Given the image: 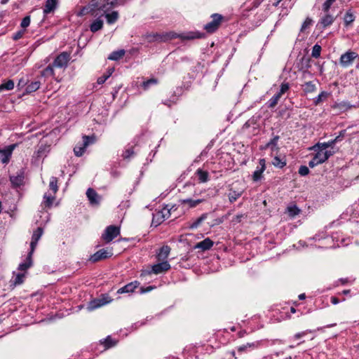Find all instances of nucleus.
I'll return each instance as SVG.
<instances>
[{"label": "nucleus", "mask_w": 359, "mask_h": 359, "mask_svg": "<svg viewBox=\"0 0 359 359\" xmlns=\"http://www.w3.org/2000/svg\"><path fill=\"white\" fill-rule=\"evenodd\" d=\"M170 252V248L168 245L163 246L157 254V259L158 261H166Z\"/></svg>", "instance_id": "nucleus-15"}, {"label": "nucleus", "mask_w": 359, "mask_h": 359, "mask_svg": "<svg viewBox=\"0 0 359 359\" xmlns=\"http://www.w3.org/2000/svg\"><path fill=\"white\" fill-rule=\"evenodd\" d=\"M114 4V1L109 0H92L82 9L81 15L90 13L93 17H102L111 10Z\"/></svg>", "instance_id": "nucleus-1"}, {"label": "nucleus", "mask_w": 359, "mask_h": 359, "mask_svg": "<svg viewBox=\"0 0 359 359\" xmlns=\"http://www.w3.org/2000/svg\"><path fill=\"white\" fill-rule=\"evenodd\" d=\"M282 95L278 93L273 96L269 101V107L271 108H273L278 103Z\"/></svg>", "instance_id": "nucleus-34"}, {"label": "nucleus", "mask_w": 359, "mask_h": 359, "mask_svg": "<svg viewBox=\"0 0 359 359\" xmlns=\"http://www.w3.org/2000/svg\"><path fill=\"white\" fill-rule=\"evenodd\" d=\"M103 27V20L100 19V17H98L95 20H94L90 26V29L92 32H96L98 30L101 29Z\"/></svg>", "instance_id": "nucleus-20"}, {"label": "nucleus", "mask_w": 359, "mask_h": 359, "mask_svg": "<svg viewBox=\"0 0 359 359\" xmlns=\"http://www.w3.org/2000/svg\"><path fill=\"white\" fill-rule=\"evenodd\" d=\"M37 243H38L37 241L32 240L31 243H30L31 250H30V252H29V255H28L29 256H31V257L32 256V254L36 247Z\"/></svg>", "instance_id": "nucleus-52"}, {"label": "nucleus", "mask_w": 359, "mask_h": 359, "mask_svg": "<svg viewBox=\"0 0 359 359\" xmlns=\"http://www.w3.org/2000/svg\"><path fill=\"white\" fill-rule=\"evenodd\" d=\"M107 21L109 24L114 23L118 18V13L117 11H112L111 13L107 12L104 15Z\"/></svg>", "instance_id": "nucleus-23"}, {"label": "nucleus", "mask_w": 359, "mask_h": 359, "mask_svg": "<svg viewBox=\"0 0 359 359\" xmlns=\"http://www.w3.org/2000/svg\"><path fill=\"white\" fill-rule=\"evenodd\" d=\"M24 31H20V32H18L17 33H15L13 36V39L14 40H18L20 39H21L22 37V36L24 35Z\"/></svg>", "instance_id": "nucleus-54"}, {"label": "nucleus", "mask_w": 359, "mask_h": 359, "mask_svg": "<svg viewBox=\"0 0 359 359\" xmlns=\"http://www.w3.org/2000/svg\"><path fill=\"white\" fill-rule=\"evenodd\" d=\"M158 37H159V36L157 34H149L146 35V38L148 40V41H149V42L155 41Z\"/></svg>", "instance_id": "nucleus-50"}, {"label": "nucleus", "mask_w": 359, "mask_h": 359, "mask_svg": "<svg viewBox=\"0 0 359 359\" xmlns=\"http://www.w3.org/2000/svg\"><path fill=\"white\" fill-rule=\"evenodd\" d=\"M334 20V17L330 14H325L324 17H323L320 21V24L323 26V27H326L330 26L333 23Z\"/></svg>", "instance_id": "nucleus-18"}, {"label": "nucleus", "mask_w": 359, "mask_h": 359, "mask_svg": "<svg viewBox=\"0 0 359 359\" xmlns=\"http://www.w3.org/2000/svg\"><path fill=\"white\" fill-rule=\"evenodd\" d=\"M86 196L92 205H98L100 203L101 197L93 189L88 188L86 191Z\"/></svg>", "instance_id": "nucleus-10"}, {"label": "nucleus", "mask_w": 359, "mask_h": 359, "mask_svg": "<svg viewBox=\"0 0 359 359\" xmlns=\"http://www.w3.org/2000/svg\"><path fill=\"white\" fill-rule=\"evenodd\" d=\"M71 58L69 53L62 52L57 56L52 65H48L43 71L44 75H54V67L62 68L66 67Z\"/></svg>", "instance_id": "nucleus-2"}, {"label": "nucleus", "mask_w": 359, "mask_h": 359, "mask_svg": "<svg viewBox=\"0 0 359 359\" xmlns=\"http://www.w3.org/2000/svg\"><path fill=\"white\" fill-rule=\"evenodd\" d=\"M14 88V82L13 80H8L0 85V91L11 90Z\"/></svg>", "instance_id": "nucleus-28"}, {"label": "nucleus", "mask_w": 359, "mask_h": 359, "mask_svg": "<svg viewBox=\"0 0 359 359\" xmlns=\"http://www.w3.org/2000/svg\"><path fill=\"white\" fill-rule=\"evenodd\" d=\"M272 163L274 166L282 168L286 165V161L285 160L281 159L279 157L276 156L273 158Z\"/></svg>", "instance_id": "nucleus-32"}, {"label": "nucleus", "mask_w": 359, "mask_h": 359, "mask_svg": "<svg viewBox=\"0 0 359 359\" xmlns=\"http://www.w3.org/2000/svg\"><path fill=\"white\" fill-rule=\"evenodd\" d=\"M137 283H130L118 290V293L133 292L137 287Z\"/></svg>", "instance_id": "nucleus-24"}, {"label": "nucleus", "mask_w": 359, "mask_h": 359, "mask_svg": "<svg viewBox=\"0 0 359 359\" xmlns=\"http://www.w3.org/2000/svg\"><path fill=\"white\" fill-rule=\"evenodd\" d=\"M25 274L24 273H18L15 276V279L14 281L15 285H20L24 282Z\"/></svg>", "instance_id": "nucleus-44"}, {"label": "nucleus", "mask_w": 359, "mask_h": 359, "mask_svg": "<svg viewBox=\"0 0 359 359\" xmlns=\"http://www.w3.org/2000/svg\"><path fill=\"white\" fill-rule=\"evenodd\" d=\"M212 18V20L205 25V29L208 33H213L215 32L218 29L222 20V16L219 14H213Z\"/></svg>", "instance_id": "nucleus-5"}, {"label": "nucleus", "mask_w": 359, "mask_h": 359, "mask_svg": "<svg viewBox=\"0 0 359 359\" xmlns=\"http://www.w3.org/2000/svg\"><path fill=\"white\" fill-rule=\"evenodd\" d=\"M125 55V50H119L116 51L112 52L108 57L109 60H118L123 57Z\"/></svg>", "instance_id": "nucleus-26"}, {"label": "nucleus", "mask_w": 359, "mask_h": 359, "mask_svg": "<svg viewBox=\"0 0 359 359\" xmlns=\"http://www.w3.org/2000/svg\"><path fill=\"white\" fill-rule=\"evenodd\" d=\"M354 16L351 12H347L344 15V22L346 25H350L354 21Z\"/></svg>", "instance_id": "nucleus-41"}, {"label": "nucleus", "mask_w": 359, "mask_h": 359, "mask_svg": "<svg viewBox=\"0 0 359 359\" xmlns=\"http://www.w3.org/2000/svg\"><path fill=\"white\" fill-rule=\"evenodd\" d=\"M133 154V151H130V150H127L124 154V157L125 158H128L130 157L132 154Z\"/></svg>", "instance_id": "nucleus-58"}, {"label": "nucleus", "mask_w": 359, "mask_h": 359, "mask_svg": "<svg viewBox=\"0 0 359 359\" xmlns=\"http://www.w3.org/2000/svg\"><path fill=\"white\" fill-rule=\"evenodd\" d=\"M10 180L14 187H20L23 184L24 181L23 172L20 171L16 175L11 176Z\"/></svg>", "instance_id": "nucleus-14"}, {"label": "nucleus", "mask_w": 359, "mask_h": 359, "mask_svg": "<svg viewBox=\"0 0 359 359\" xmlns=\"http://www.w3.org/2000/svg\"><path fill=\"white\" fill-rule=\"evenodd\" d=\"M6 1H7V0H3V1H1V3H2V4H5Z\"/></svg>", "instance_id": "nucleus-64"}, {"label": "nucleus", "mask_w": 359, "mask_h": 359, "mask_svg": "<svg viewBox=\"0 0 359 359\" xmlns=\"http://www.w3.org/2000/svg\"><path fill=\"white\" fill-rule=\"evenodd\" d=\"M114 72V69H108L107 74H104L103 76H100L97 79V83L99 84H102L105 82V81Z\"/></svg>", "instance_id": "nucleus-36"}, {"label": "nucleus", "mask_w": 359, "mask_h": 359, "mask_svg": "<svg viewBox=\"0 0 359 359\" xmlns=\"http://www.w3.org/2000/svg\"><path fill=\"white\" fill-rule=\"evenodd\" d=\"M119 233V228L116 226L111 225L104 231V233L102 234V238L105 242L109 243L116 238Z\"/></svg>", "instance_id": "nucleus-3"}, {"label": "nucleus", "mask_w": 359, "mask_h": 359, "mask_svg": "<svg viewBox=\"0 0 359 359\" xmlns=\"http://www.w3.org/2000/svg\"><path fill=\"white\" fill-rule=\"evenodd\" d=\"M32 265V257L29 256L27 258V261L25 263H22L19 265L18 269L20 271H25Z\"/></svg>", "instance_id": "nucleus-29"}, {"label": "nucleus", "mask_w": 359, "mask_h": 359, "mask_svg": "<svg viewBox=\"0 0 359 359\" xmlns=\"http://www.w3.org/2000/svg\"><path fill=\"white\" fill-rule=\"evenodd\" d=\"M199 182H206L208 180V172L203 170L198 169L196 172Z\"/></svg>", "instance_id": "nucleus-25"}, {"label": "nucleus", "mask_w": 359, "mask_h": 359, "mask_svg": "<svg viewBox=\"0 0 359 359\" xmlns=\"http://www.w3.org/2000/svg\"><path fill=\"white\" fill-rule=\"evenodd\" d=\"M278 139H279L278 136H275L267 144H266L264 145V147H263L262 149H266L267 148H271L272 151L278 150V148L277 147V142H278Z\"/></svg>", "instance_id": "nucleus-22"}, {"label": "nucleus", "mask_w": 359, "mask_h": 359, "mask_svg": "<svg viewBox=\"0 0 359 359\" xmlns=\"http://www.w3.org/2000/svg\"><path fill=\"white\" fill-rule=\"evenodd\" d=\"M348 292H349V290H344V291H343V293L345 294H348Z\"/></svg>", "instance_id": "nucleus-62"}, {"label": "nucleus", "mask_w": 359, "mask_h": 359, "mask_svg": "<svg viewBox=\"0 0 359 359\" xmlns=\"http://www.w3.org/2000/svg\"><path fill=\"white\" fill-rule=\"evenodd\" d=\"M241 196V192L230 191L229 194V199L231 203L236 201Z\"/></svg>", "instance_id": "nucleus-37"}, {"label": "nucleus", "mask_w": 359, "mask_h": 359, "mask_svg": "<svg viewBox=\"0 0 359 359\" xmlns=\"http://www.w3.org/2000/svg\"><path fill=\"white\" fill-rule=\"evenodd\" d=\"M306 334H307V331L299 332V333L296 334L294 336V338L297 340V339H299L300 338H302V337L305 336Z\"/></svg>", "instance_id": "nucleus-57"}, {"label": "nucleus", "mask_w": 359, "mask_h": 359, "mask_svg": "<svg viewBox=\"0 0 359 359\" xmlns=\"http://www.w3.org/2000/svg\"><path fill=\"white\" fill-rule=\"evenodd\" d=\"M255 343H248L246 344L240 346L238 348V351L239 352H243V351H245L248 348H255Z\"/></svg>", "instance_id": "nucleus-43"}, {"label": "nucleus", "mask_w": 359, "mask_h": 359, "mask_svg": "<svg viewBox=\"0 0 359 359\" xmlns=\"http://www.w3.org/2000/svg\"><path fill=\"white\" fill-rule=\"evenodd\" d=\"M203 201V200L202 199L192 200L190 198L182 199L180 201L182 205H187L189 208H194Z\"/></svg>", "instance_id": "nucleus-21"}, {"label": "nucleus", "mask_w": 359, "mask_h": 359, "mask_svg": "<svg viewBox=\"0 0 359 359\" xmlns=\"http://www.w3.org/2000/svg\"><path fill=\"white\" fill-rule=\"evenodd\" d=\"M259 163L260 168H258L254 172V173L252 175V179L255 182H257L261 179V177L262 176V173L265 170V168H266L265 160L264 158L260 159Z\"/></svg>", "instance_id": "nucleus-13"}, {"label": "nucleus", "mask_w": 359, "mask_h": 359, "mask_svg": "<svg viewBox=\"0 0 359 359\" xmlns=\"http://www.w3.org/2000/svg\"><path fill=\"white\" fill-rule=\"evenodd\" d=\"M230 353L235 359H237V357L236 356L235 354V351H232Z\"/></svg>", "instance_id": "nucleus-61"}, {"label": "nucleus", "mask_w": 359, "mask_h": 359, "mask_svg": "<svg viewBox=\"0 0 359 359\" xmlns=\"http://www.w3.org/2000/svg\"><path fill=\"white\" fill-rule=\"evenodd\" d=\"M106 303H107V302H103V301H102V300H97V302H96V301H95V302H91V304H90V308H91L92 309H96V308H97V307H100V306H103V305H104Z\"/></svg>", "instance_id": "nucleus-46"}, {"label": "nucleus", "mask_w": 359, "mask_h": 359, "mask_svg": "<svg viewBox=\"0 0 359 359\" xmlns=\"http://www.w3.org/2000/svg\"><path fill=\"white\" fill-rule=\"evenodd\" d=\"M299 173L302 176H306L309 173V170L308 167H306L305 165H302L299 167Z\"/></svg>", "instance_id": "nucleus-47"}, {"label": "nucleus", "mask_w": 359, "mask_h": 359, "mask_svg": "<svg viewBox=\"0 0 359 359\" xmlns=\"http://www.w3.org/2000/svg\"><path fill=\"white\" fill-rule=\"evenodd\" d=\"M305 297H306V296H305L304 294H301L299 295V298L300 299H305Z\"/></svg>", "instance_id": "nucleus-60"}, {"label": "nucleus", "mask_w": 359, "mask_h": 359, "mask_svg": "<svg viewBox=\"0 0 359 359\" xmlns=\"http://www.w3.org/2000/svg\"><path fill=\"white\" fill-rule=\"evenodd\" d=\"M327 94L325 92H322L316 98V104H318L323 99L327 97Z\"/></svg>", "instance_id": "nucleus-53"}, {"label": "nucleus", "mask_w": 359, "mask_h": 359, "mask_svg": "<svg viewBox=\"0 0 359 359\" xmlns=\"http://www.w3.org/2000/svg\"><path fill=\"white\" fill-rule=\"evenodd\" d=\"M43 234V229L41 227L37 228V229L33 233L32 240L35 241H39Z\"/></svg>", "instance_id": "nucleus-38"}, {"label": "nucleus", "mask_w": 359, "mask_h": 359, "mask_svg": "<svg viewBox=\"0 0 359 359\" xmlns=\"http://www.w3.org/2000/svg\"><path fill=\"white\" fill-rule=\"evenodd\" d=\"M50 189L53 191V194H55L57 189V179L55 177H51L50 184H49Z\"/></svg>", "instance_id": "nucleus-35"}, {"label": "nucleus", "mask_w": 359, "mask_h": 359, "mask_svg": "<svg viewBox=\"0 0 359 359\" xmlns=\"http://www.w3.org/2000/svg\"><path fill=\"white\" fill-rule=\"evenodd\" d=\"M111 256V252L107 251V250L102 249L96 252L95 254H93L90 258V260L92 262H96L101 259H106L109 257Z\"/></svg>", "instance_id": "nucleus-9"}, {"label": "nucleus", "mask_w": 359, "mask_h": 359, "mask_svg": "<svg viewBox=\"0 0 359 359\" xmlns=\"http://www.w3.org/2000/svg\"><path fill=\"white\" fill-rule=\"evenodd\" d=\"M289 89V85L288 83H282L280 86V91L278 92L279 94L281 95L284 94L287 90Z\"/></svg>", "instance_id": "nucleus-49"}, {"label": "nucleus", "mask_w": 359, "mask_h": 359, "mask_svg": "<svg viewBox=\"0 0 359 359\" xmlns=\"http://www.w3.org/2000/svg\"><path fill=\"white\" fill-rule=\"evenodd\" d=\"M207 217V214H203L199 218H198L193 224L190 225V228H196L203 220Z\"/></svg>", "instance_id": "nucleus-40"}, {"label": "nucleus", "mask_w": 359, "mask_h": 359, "mask_svg": "<svg viewBox=\"0 0 359 359\" xmlns=\"http://www.w3.org/2000/svg\"><path fill=\"white\" fill-rule=\"evenodd\" d=\"M332 4V3L331 1L326 0V1L323 5V10L324 12L327 13Z\"/></svg>", "instance_id": "nucleus-51"}, {"label": "nucleus", "mask_w": 359, "mask_h": 359, "mask_svg": "<svg viewBox=\"0 0 359 359\" xmlns=\"http://www.w3.org/2000/svg\"><path fill=\"white\" fill-rule=\"evenodd\" d=\"M291 312L295 313V309L293 307L291 308Z\"/></svg>", "instance_id": "nucleus-63"}, {"label": "nucleus", "mask_w": 359, "mask_h": 359, "mask_svg": "<svg viewBox=\"0 0 359 359\" xmlns=\"http://www.w3.org/2000/svg\"><path fill=\"white\" fill-rule=\"evenodd\" d=\"M41 83L39 81H34L29 83L26 88L27 93H32L35 92L40 88Z\"/></svg>", "instance_id": "nucleus-27"}, {"label": "nucleus", "mask_w": 359, "mask_h": 359, "mask_svg": "<svg viewBox=\"0 0 359 359\" xmlns=\"http://www.w3.org/2000/svg\"><path fill=\"white\" fill-rule=\"evenodd\" d=\"M44 199V204L47 207H50L55 200V196L53 195H48L47 194H45L43 196Z\"/></svg>", "instance_id": "nucleus-33"}, {"label": "nucleus", "mask_w": 359, "mask_h": 359, "mask_svg": "<svg viewBox=\"0 0 359 359\" xmlns=\"http://www.w3.org/2000/svg\"><path fill=\"white\" fill-rule=\"evenodd\" d=\"M316 90V85L312 81L305 83L304 85V91L305 93H312Z\"/></svg>", "instance_id": "nucleus-31"}, {"label": "nucleus", "mask_w": 359, "mask_h": 359, "mask_svg": "<svg viewBox=\"0 0 359 359\" xmlns=\"http://www.w3.org/2000/svg\"><path fill=\"white\" fill-rule=\"evenodd\" d=\"M320 51H321V46L318 44L314 45V46L313 47V49H312V53H311L312 57H313L315 58L319 57L320 55Z\"/></svg>", "instance_id": "nucleus-39"}, {"label": "nucleus", "mask_w": 359, "mask_h": 359, "mask_svg": "<svg viewBox=\"0 0 359 359\" xmlns=\"http://www.w3.org/2000/svg\"><path fill=\"white\" fill-rule=\"evenodd\" d=\"M57 6V0H46L43 8V13L48 14L55 10Z\"/></svg>", "instance_id": "nucleus-17"}, {"label": "nucleus", "mask_w": 359, "mask_h": 359, "mask_svg": "<svg viewBox=\"0 0 359 359\" xmlns=\"http://www.w3.org/2000/svg\"><path fill=\"white\" fill-rule=\"evenodd\" d=\"M30 24V18L29 16H26L25 17L22 22H21V27L22 28H26Z\"/></svg>", "instance_id": "nucleus-48"}, {"label": "nucleus", "mask_w": 359, "mask_h": 359, "mask_svg": "<svg viewBox=\"0 0 359 359\" xmlns=\"http://www.w3.org/2000/svg\"><path fill=\"white\" fill-rule=\"evenodd\" d=\"M168 215L169 210L166 208H164L161 212H158L156 215H154L152 223L155 224L156 226H158L165 219L166 217H168Z\"/></svg>", "instance_id": "nucleus-12"}, {"label": "nucleus", "mask_w": 359, "mask_h": 359, "mask_svg": "<svg viewBox=\"0 0 359 359\" xmlns=\"http://www.w3.org/2000/svg\"><path fill=\"white\" fill-rule=\"evenodd\" d=\"M213 245V241L210 240V238H207L204 239L203 241L198 243L195 245V248L201 249L202 250H207L212 248Z\"/></svg>", "instance_id": "nucleus-16"}, {"label": "nucleus", "mask_w": 359, "mask_h": 359, "mask_svg": "<svg viewBox=\"0 0 359 359\" xmlns=\"http://www.w3.org/2000/svg\"><path fill=\"white\" fill-rule=\"evenodd\" d=\"M358 55L355 52L348 51L341 55L339 60L340 65L344 67L350 66L353 60L357 57Z\"/></svg>", "instance_id": "nucleus-6"}, {"label": "nucleus", "mask_w": 359, "mask_h": 359, "mask_svg": "<svg viewBox=\"0 0 359 359\" xmlns=\"http://www.w3.org/2000/svg\"><path fill=\"white\" fill-rule=\"evenodd\" d=\"M315 151H317V153L314 158L318 160L320 164L326 161L329 157L333 154V153L330 151H323L318 149Z\"/></svg>", "instance_id": "nucleus-11"}, {"label": "nucleus", "mask_w": 359, "mask_h": 359, "mask_svg": "<svg viewBox=\"0 0 359 359\" xmlns=\"http://www.w3.org/2000/svg\"><path fill=\"white\" fill-rule=\"evenodd\" d=\"M313 22V20L310 18H306L304 22H303L300 31L302 32H304Z\"/></svg>", "instance_id": "nucleus-42"}, {"label": "nucleus", "mask_w": 359, "mask_h": 359, "mask_svg": "<svg viewBox=\"0 0 359 359\" xmlns=\"http://www.w3.org/2000/svg\"><path fill=\"white\" fill-rule=\"evenodd\" d=\"M115 344H113L112 341H111V339H110V337H107L106 339H105V346L107 347V348H109L112 346H114Z\"/></svg>", "instance_id": "nucleus-56"}, {"label": "nucleus", "mask_w": 359, "mask_h": 359, "mask_svg": "<svg viewBox=\"0 0 359 359\" xmlns=\"http://www.w3.org/2000/svg\"><path fill=\"white\" fill-rule=\"evenodd\" d=\"M318 164H320L318 160H316L314 157L313 158V159L311 161H309V165L311 167V168H314L316 165H318Z\"/></svg>", "instance_id": "nucleus-55"}, {"label": "nucleus", "mask_w": 359, "mask_h": 359, "mask_svg": "<svg viewBox=\"0 0 359 359\" xmlns=\"http://www.w3.org/2000/svg\"><path fill=\"white\" fill-rule=\"evenodd\" d=\"M158 83L157 79H150L144 82H143V87L146 90L148 88V87L151 84H156Z\"/></svg>", "instance_id": "nucleus-45"}, {"label": "nucleus", "mask_w": 359, "mask_h": 359, "mask_svg": "<svg viewBox=\"0 0 359 359\" xmlns=\"http://www.w3.org/2000/svg\"><path fill=\"white\" fill-rule=\"evenodd\" d=\"M161 262L154 264L152 266V272L155 274H159L168 271L170 265L167 261H161Z\"/></svg>", "instance_id": "nucleus-8"}, {"label": "nucleus", "mask_w": 359, "mask_h": 359, "mask_svg": "<svg viewBox=\"0 0 359 359\" xmlns=\"http://www.w3.org/2000/svg\"><path fill=\"white\" fill-rule=\"evenodd\" d=\"M16 144H11L0 149V161L4 164H7L11 158L12 153L15 148Z\"/></svg>", "instance_id": "nucleus-4"}, {"label": "nucleus", "mask_w": 359, "mask_h": 359, "mask_svg": "<svg viewBox=\"0 0 359 359\" xmlns=\"http://www.w3.org/2000/svg\"><path fill=\"white\" fill-rule=\"evenodd\" d=\"M331 302L333 304H337L339 303V299L335 297H332Z\"/></svg>", "instance_id": "nucleus-59"}, {"label": "nucleus", "mask_w": 359, "mask_h": 359, "mask_svg": "<svg viewBox=\"0 0 359 359\" xmlns=\"http://www.w3.org/2000/svg\"><path fill=\"white\" fill-rule=\"evenodd\" d=\"M287 212L291 217H294L299 215L300 210L296 205H292L287 208Z\"/></svg>", "instance_id": "nucleus-30"}, {"label": "nucleus", "mask_w": 359, "mask_h": 359, "mask_svg": "<svg viewBox=\"0 0 359 359\" xmlns=\"http://www.w3.org/2000/svg\"><path fill=\"white\" fill-rule=\"evenodd\" d=\"M91 139H92V137L90 136L84 135L83 137V145L81 146V145L77 144L74 149V154L76 156H82V154H83V152L85 151V149L88 146V144L90 142H93V141H90Z\"/></svg>", "instance_id": "nucleus-7"}, {"label": "nucleus", "mask_w": 359, "mask_h": 359, "mask_svg": "<svg viewBox=\"0 0 359 359\" xmlns=\"http://www.w3.org/2000/svg\"><path fill=\"white\" fill-rule=\"evenodd\" d=\"M337 141V138L334 140L327 142H323V143H318L316 145H314L311 149L317 150V149L323 151H327L326 149L331 147L332 144H334V142Z\"/></svg>", "instance_id": "nucleus-19"}]
</instances>
